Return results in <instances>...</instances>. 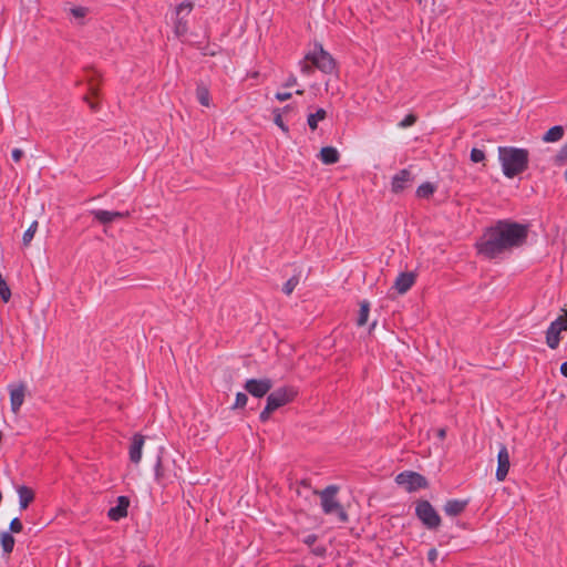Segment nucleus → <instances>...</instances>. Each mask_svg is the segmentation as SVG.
I'll list each match as a JSON object with an SVG mask.
<instances>
[{"label":"nucleus","mask_w":567,"mask_h":567,"mask_svg":"<svg viewBox=\"0 0 567 567\" xmlns=\"http://www.w3.org/2000/svg\"><path fill=\"white\" fill-rule=\"evenodd\" d=\"M549 327L559 329V332H561L563 330H567V323L564 321L563 317H558L549 324Z\"/></svg>","instance_id":"e433bc0d"},{"label":"nucleus","mask_w":567,"mask_h":567,"mask_svg":"<svg viewBox=\"0 0 567 567\" xmlns=\"http://www.w3.org/2000/svg\"><path fill=\"white\" fill-rule=\"evenodd\" d=\"M194 3L190 0L181 2L176 8L172 18L174 24V34L177 38L184 37L188 31V16L193 11Z\"/></svg>","instance_id":"423d86ee"},{"label":"nucleus","mask_w":567,"mask_h":567,"mask_svg":"<svg viewBox=\"0 0 567 567\" xmlns=\"http://www.w3.org/2000/svg\"><path fill=\"white\" fill-rule=\"evenodd\" d=\"M340 154L337 148L332 146H324L320 151V159L323 164L331 165L339 162Z\"/></svg>","instance_id":"6ab92c4d"},{"label":"nucleus","mask_w":567,"mask_h":567,"mask_svg":"<svg viewBox=\"0 0 567 567\" xmlns=\"http://www.w3.org/2000/svg\"><path fill=\"white\" fill-rule=\"evenodd\" d=\"M437 436L440 437V440H444L446 437V429H444V427L439 429Z\"/></svg>","instance_id":"de8ad7c7"},{"label":"nucleus","mask_w":567,"mask_h":567,"mask_svg":"<svg viewBox=\"0 0 567 567\" xmlns=\"http://www.w3.org/2000/svg\"><path fill=\"white\" fill-rule=\"evenodd\" d=\"M291 93L290 92H278L276 94V99L280 102H284V101H287L291 97Z\"/></svg>","instance_id":"c03bdc74"},{"label":"nucleus","mask_w":567,"mask_h":567,"mask_svg":"<svg viewBox=\"0 0 567 567\" xmlns=\"http://www.w3.org/2000/svg\"><path fill=\"white\" fill-rule=\"evenodd\" d=\"M71 14L76 19H82L86 16L87 9L84 7H73L70 9Z\"/></svg>","instance_id":"f704fd0d"},{"label":"nucleus","mask_w":567,"mask_h":567,"mask_svg":"<svg viewBox=\"0 0 567 567\" xmlns=\"http://www.w3.org/2000/svg\"><path fill=\"white\" fill-rule=\"evenodd\" d=\"M0 543L3 550V554H11L14 548V537L10 532H2L0 534Z\"/></svg>","instance_id":"4be33fe9"},{"label":"nucleus","mask_w":567,"mask_h":567,"mask_svg":"<svg viewBox=\"0 0 567 567\" xmlns=\"http://www.w3.org/2000/svg\"><path fill=\"white\" fill-rule=\"evenodd\" d=\"M93 218L102 225L111 224L117 219H122L128 216V212H113L104 209L91 210Z\"/></svg>","instance_id":"9b49d317"},{"label":"nucleus","mask_w":567,"mask_h":567,"mask_svg":"<svg viewBox=\"0 0 567 567\" xmlns=\"http://www.w3.org/2000/svg\"><path fill=\"white\" fill-rule=\"evenodd\" d=\"M311 553L318 557H323L327 553V548L322 545L311 547Z\"/></svg>","instance_id":"4c0bfd02"},{"label":"nucleus","mask_w":567,"mask_h":567,"mask_svg":"<svg viewBox=\"0 0 567 567\" xmlns=\"http://www.w3.org/2000/svg\"><path fill=\"white\" fill-rule=\"evenodd\" d=\"M498 161L504 176L507 178H514L527 169L529 152L526 148L499 146Z\"/></svg>","instance_id":"f03ea898"},{"label":"nucleus","mask_w":567,"mask_h":567,"mask_svg":"<svg viewBox=\"0 0 567 567\" xmlns=\"http://www.w3.org/2000/svg\"><path fill=\"white\" fill-rule=\"evenodd\" d=\"M415 516L430 530L437 529L441 525V516L435 511L433 505L426 499L416 502Z\"/></svg>","instance_id":"39448f33"},{"label":"nucleus","mask_w":567,"mask_h":567,"mask_svg":"<svg viewBox=\"0 0 567 567\" xmlns=\"http://www.w3.org/2000/svg\"><path fill=\"white\" fill-rule=\"evenodd\" d=\"M528 224L499 219L477 239V254L486 259H496L505 252L523 247L527 243Z\"/></svg>","instance_id":"f257e3e1"},{"label":"nucleus","mask_w":567,"mask_h":567,"mask_svg":"<svg viewBox=\"0 0 567 567\" xmlns=\"http://www.w3.org/2000/svg\"><path fill=\"white\" fill-rule=\"evenodd\" d=\"M318 537L316 534H309L303 538V543L308 545L309 547H312L315 543L317 542Z\"/></svg>","instance_id":"79ce46f5"},{"label":"nucleus","mask_w":567,"mask_h":567,"mask_svg":"<svg viewBox=\"0 0 567 567\" xmlns=\"http://www.w3.org/2000/svg\"><path fill=\"white\" fill-rule=\"evenodd\" d=\"M395 483L408 493H413L429 486L427 480L417 472L404 471L395 476Z\"/></svg>","instance_id":"0eeeda50"},{"label":"nucleus","mask_w":567,"mask_h":567,"mask_svg":"<svg viewBox=\"0 0 567 567\" xmlns=\"http://www.w3.org/2000/svg\"><path fill=\"white\" fill-rule=\"evenodd\" d=\"M412 181L411 172L406 168L399 171L393 177L391 182V187L393 193L402 192L409 182Z\"/></svg>","instance_id":"4468645a"},{"label":"nucleus","mask_w":567,"mask_h":567,"mask_svg":"<svg viewBox=\"0 0 567 567\" xmlns=\"http://www.w3.org/2000/svg\"><path fill=\"white\" fill-rule=\"evenodd\" d=\"M415 282V275L413 272H401L395 281L394 288L401 295L408 292Z\"/></svg>","instance_id":"2eb2a0df"},{"label":"nucleus","mask_w":567,"mask_h":567,"mask_svg":"<svg viewBox=\"0 0 567 567\" xmlns=\"http://www.w3.org/2000/svg\"><path fill=\"white\" fill-rule=\"evenodd\" d=\"M165 477L164 468L162 465V457L158 455L154 465V478L157 484H163Z\"/></svg>","instance_id":"a878e982"},{"label":"nucleus","mask_w":567,"mask_h":567,"mask_svg":"<svg viewBox=\"0 0 567 567\" xmlns=\"http://www.w3.org/2000/svg\"><path fill=\"white\" fill-rule=\"evenodd\" d=\"M567 162V142L560 147L555 156V164L563 165Z\"/></svg>","instance_id":"7c9ffc66"},{"label":"nucleus","mask_w":567,"mask_h":567,"mask_svg":"<svg viewBox=\"0 0 567 567\" xmlns=\"http://www.w3.org/2000/svg\"><path fill=\"white\" fill-rule=\"evenodd\" d=\"M248 396L246 393L238 392L236 394L235 403L233 404L231 409H244L247 404Z\"/></svg>","instance_id":"c756f323"},{"label":"nucleus","mask_w":567,"mask_h":567,"mask_svg":"<svg viewBox=\"0 0 567 567\" xmlns=\"http://www.w3.org/2000/svg\"><path fill=\"white\" fill-rule=\"evenodd\" d=\"M275 124L278 125L284 132H288V126L284 123L280 114L275 115Z\"/></svg>","instance_id":"a19ab883"},{"label":"nucleus","mask_w":567,"mask_h":567,"mask_svg":"<svg viewBox=\"0 0 567 567\" xmlns=\"http://www.w3.org/2000/svg\"><path fill=\"white\" fill-rule=\"evenodd\" d=\"M468 505L467 499H449L444 504V512L447 516H457L465 511Z\"/></svg>","instance_id":"dca6fc26"},{"label":"nucleus","mask_w":567,"mask_h":567,"mask_svg":"<svg viewBox=\"0 0 567 567\" xmlns=\"http://www.w3.org/2000/svg\"><path fill=\"white\" fill-rule=\"evenodd\" d=\"M369 312H370V302L368 300L361 301L360 302L359 316H358V319H357V324L358 326L361 327V326H364L368 322Z\"/></svg>","instance_id":"5701e85b"},{"label":"nucleus","mask_w":567,"mask_h":567,"mask_svg":"<svg viewBox=\"0 0 567 567\" xmlns=\"http://www.w3.org/2000/svg\"><path fill=\"white\" fill-rule=\"evenodd\" d=\"M23 151L21 148H13L11 152L12 159L18 163L23 157Z\"/></svg>","instance_id":"ea45409f"},{"label":"nucleus","mask_w":567,"mask_h":567,"mask_svg":"<svg viewBox=\"0 0 567 567\" xmlns=\"http://www.w3.org/2000/svg\"><path fill=\"white\" fill-rule=\"evenodd\" d=\"M297 84V78L295 75H289L286 82L284 83L285 87H291Z\"/></svg>","instance_id":"a18cd8bd"},{"label":"nucleus","mask_w":567,"mask_h":567,"mask_svg":"<svg viewBox=\"0 0 567 567\" xmlns=\"http://www.w3.org/2000/svg\"><path fill=\"white\" fill-rule=\"evenodd\" d=\"M303 92H305L303 90H297V91H296V94H298V95H302V94H303Z\"/></svg>","instance_id":"09e8293b"},{"label":"nucleus","mask_w":567,"mask_h":567,"mask_svg":"<svg viewBox=\"0 0 567 567\" xmlns=\"http://www.w3.org/2000/svg\"><path fill=\"white\" fill-rule=\"evenodd\" d=\"M297 395V391L292 386H281L272 391L267 396V404L274 410L290 403Z\"/></svg>","instance_id":"6e6552de"},{"label":"nucleus","mask_w":567,"mask_h":567,"mask_svg":"<svg viewBox=\"0 0 567 567\" xmlns=\"http://www.w3.org/2000/svg\"><path fill=\"white\" fill-rule=\"evenodd\" d=\"M419 2H421L422 0H417Z\"/></svg>","instance_id":"3c124183"},{"label":"nucleus","mask_w":567,"mask_h":567,"mask_svg":"<svg viewBox=\"0 0 567 567\" xmlns=\"http://www.w3.org/2000/svg\"><path fill=\"white\" fill-rule=\"evenodd\" d=\"M144 436L142 434H134L130 444V460L132 463L138 464L142 458V450L144 446Z\"/></svg>","instance_id":"ddd939ff"},{"label":"nucleus","mask_w":567,"mask_h":567,"mask_svg":"<svg viewBox=\"0 0 567 567\" xmlns=\"http://www.w3.org/2000/svg\"><path fill=\"white\" fill-rule=\"evenodd\" d=\"M564 127L561 125H555L550 127L543 136V141L546 143H555L563 138Z\"/></svg>","instance_id":"aec40b11"},{"label":"nucleus","mask_w":567,"mask_h":567,"mask_svg":"<svg viewBox=\"0 0 567 567\" xmlns=\"http://www.w3.org/2000/svg\"><path fill=\"white\" fill-rule=\"evenodd\" d=\"M305 59L324 74H333L338 70L336 60L321 44H316Z\"/></svg>","instance_id":"20e7f679"},{"label":"nucleus","mask_w":567,"mask_h":567,"mask_svg":"<svg viewBox=\"0 0 567 567\" xmlns=\"http://www.w3.org/2000/svg\"><path fill=\"white\" fill-rule=\"evenodd\" d=\"M511 462H509V453L507 447L502 444L497 454V468H496V480L498 482H503L509 471Z\"/></svg>","instance_id":"9d476101"},{"label":"nucleus","mask_w":567,"mask_h":567,"mask_svg":"<svg viewBox=\"0 0 567 567\" xmlns=\"http://www.w3.org/2000/svg\"><path fill=\"white\" fill-rule=\"evenodd\" d=\"M470 157L473 163H481L485 159V152L481 148L473 147Z\"/></svg>","instance_id":"2f4dec72"},{"label":"nucleus","mask_w":567,"mask_h":567,"mask_svg":"<svg viewBox=\"0 0 567 567\" xmlns=\"http://www.w3.org/2000/svg\"><path fill=\"white\" fill-rule=\"evenodd\" d=\"M434 192L435 186L430 182H425L416 188V196L420 198H429Z\"/></svg>","instance_id":"393cba45"},{"label":"nucleus","mask_w":567,"mask_h":567,"mask_svg":"<svg viewBox=\"0 0 567 567\" xmlns=\"http://www.w3.org/2000/svg\"><path fill=\"white\" fill-rule=\"evenodd\" d=\"M338 492L339 487L337 485H329L322 491H317L316 494L320 497L321 508L326 515H336L340 523H346L349 517L337 498Z\"/></svg>","instance_id":"7ed1b4c3"},{"label":"nucleus","mask_w":567,"mask_h":567,"mask_svg":"<svg viewBox=\"0 0 567 567\" xmlns=\"http://www.w3.org/2000/svg\"><path fill=\"white\" fill-rule=\"evenodd\" d=\"M327 113L323 109H318L316 113L309 114L307 123L309 127L315 131L318 127L319 121L324 120Z\"/></svg>","instance_id":"b1692460"},{"label":"nucleus","mask_w":567,"mask_h":567,"mask_svg":"<svg viewBox=\"0 0 567 567\" xmlns=\"http://www.w3.org/2000/svg\"><path fill=\"white\" fill-rule=\"evenodd\" d=\"M564 177H565V179L567 181V169H566V171H565V173H564Z\"/></svg>","instance_id":"8fccbe9b"},{"label":"nucleus","mask_w":567,"mask_h":567,"mask_svg":"<svg viewBox=\"0 0 567 567\" xmlns=\"http://www.w3.org/2000/svg\"><path fill=\"white\" fill-rule=\"evenodd\" d=\"M23 529V524L22 522L20 520L19 517H14L10 524H9V530L10 534H18V533H21Z\"/></svg>","instance_id":"473e14b6"},{"label":"nucleus","mask_w":567,"mask_h":567,"mask_svg":"<svg viewBox=\"0 0 567 567\" xmlns=\"http://www.w3.org/2000/svg\"><path fill=\"white\" fill-rule=\"evenodd\" d=\"M245 390L255 398L265 396L272 388V381L268 378L248 379L244 385Z\"/></svg>","instance_id":"1a4fd4ad"},{"label":"nucleus","mask_w":567,"mask_h":567,"mask_svg":"<svg viewBox=\"0 0 567 567\" xmlns=\"http://www.w3.org/2000/svg\"><path fill=\"white\" fill-rule=\"evenodd\" d=\"M130 506V499L126 496H118L117 504L111 507L107 512V517L113 522H118L127 516V508Z\"/></svg>","instance_id":"f8f14e48"},{"label":"nucleus","mask_w":567,"mask_h":567,"mask_svg":"<svg viewBox=\"0 0 567 567\" xmlns=\"http://www.w3.org/2000/svg\"><path fill=\"white\" fill-rule=\"evenodd\" d=\"M439 557V551L435 548H431L427 553V560L431 564H435L436 559Z\"/></svg>","instance_id":"37998d69"},{"label":"nucleus","mask_w":567,"mask_h":567,"mask_svg":"<svg viewBox=\"0 0 567 567\" xmlns=\"http://www.w3.org/2000/svg\"><path fill=\"white\" fill-rule=\"evenodd\" d=\"M559 370H560V373H561L565 378H567V361H565V362H563V363L560 364V369H559Z\"/></svg>","instance_id":"49530a36"},{"label":"nucleus","mask_w":567,"mask_h":567,"mask_svg":"<svg viewBox=\"0 0 567 567\" xmlns=\"http://www.w3.org/2000/svg\"><path fill=\"white\" fill-rule=\"evenodd\" d=\"M196 96L203 106H209V91L205 86H197Z\"/></svg>","instance_id":"c85d7f7f"},{"label":"nucleus","mask_w":567,"mask_h":567,"mask_svg":"<svg viewBox=\"0 0 567 567\" xmlns=\"http://www.w3.org/2000/svg\"><path fill=\"white\" fill-rule=\"evenodd\" d=\"M417 117L414 114H408L400 123L399 127L406 128L415 124Z\"/></svg>","instance_id":"72a5a7b5"},{"label":"nucleus","mask_w":567,"mask_h":567,"mask_svg":"<svg viewBox=\"0 0 567 567\" xmlns=\"http://www.w3.org/2000/svg\"><path fill=\"white\" fill-rule=\"evenodd\" d=\"M300 71L306 75H310L313 72V65H309L306 62H300Z\"/></svg>","instance_id":"58836bf2"},{"label":"nucleus","mask_w":567,"mask_h":567,"mask_svg":"<svg viewBox=\"0 0 567 567\" xmlns=\"http://www.w3.org/2000/svg\"><path fill=\"white\" fill-rule=\"evenodd\" d=\"M566 317H567V310H566Z\"/></svg>","instance_id":"603ef678"},{"label":"nucleus","mask_w":567,"mask_h":567,"mask_svg":"<svg viewBox=\"0 0 567 567\" xmlns=\"http://www.w3.org/2000/svg\"><path fill=\"white\" fill-rule=\"evenodd\" d=\"M17 493L19 497L20 509H25L34 499V492L25 485L18 486Z\"/></svg>","instance_id":"a211bd4d"},{"label":"nucleus","mask_w":567,"mask_h":567,"mask_svg":"<svg viewBox=\"0 0 567 567\" xmlns=\"http://www.w3.org/2000/svg\"><path fill=\"white\" fill-rule=\"evenodd\" d=\"M275 412L267 403L265 409L259 414V420L262 423H266L270 419V414Z\"/></svg>","instance_id":"c9c22d12"},{"label":"nucleus","mask_w":567,"mask_h":567,"mask_svg":"<svg viewBox=\"0 0 567 567\" xmlns=\"http://www.w3.org/2000/svg\"><path fill=\"white\" fill-rule=\"evenodd\" d=\"M299 284V275L290 277L282 286V292L287 296L291 295Z\"/></svg>","instance_id":"cd10ccee"},{"label":"nucleus","mask_w":567,"mask_h":567,"mask_svg":"<svg viewBox=\"0 0 567 567\" xmlns=\"http://www.w3.org/2000/svg\"><path fill=\"white\" fill-rule=\"evenodd\" d=\"M37 229H38V221L34 220L31 223V225L28 227V229L23 234L22 241H23L24 246H28L32 241L34 234L37 233Z\"/></svg>","instance_id":"bb28decb"},{"label":"nucleus","mask_w":567,"mask_h":567,"mask_svg":"<svg viewBox=\"0 0 567 567\" xmlns=\"http://www.w3.org/2000/svg\"><path fill=\"white\" fill-rule=\"evenodd\" d=\"M560 342V332L559 329L554 327H548L546 330V344L550 349H557Z\"/></svg>","instance_id":"412c9836"},{"label":"nucleus","mask_w":567,"mask_h":567,"mask_svg":"<svg viewBox=\"0 0 567 567\" xmlns=\"http://www.w3.org/2000/svg\"><path fill=\"white\" fill-rule=\"evenodd\" d=\"M24 401V386H14L10 389V403L12 412L17 413Z\"/></svg>","instance_id":"f3484780"}]
</instances>
